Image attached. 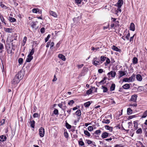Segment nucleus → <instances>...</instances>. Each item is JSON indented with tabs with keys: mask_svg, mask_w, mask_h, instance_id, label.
Masks as SVG:
<instances>
[{
	"mask_svg": "<svg viewBox=\"0 0 147 147\" xmlns=\"http://www.w3.org/2000/svg\"><path fill=\"white\" fill-rule=\"evenodd\" d=\"M142 131L141 128L138 129L136 131V133L137 134H141L142 133Z\"/></svg>",
	"mask_w": 147,
	"mask_h": 147,
	"instance_id": "obj_40",
	"label": "nucleus"
},
{
	"mask_svg": "<svg viewBox=\"0 0 147 147\" xmlns=\"http://www.w3.org/2000/svg\"><path fill=\"white\" fill-rule=\"evenodd\" d=\"M84 64H82L80 65H77V66L78 69H80L83 67Z\"/></svg>",
	"mask_w": 147,
	"mask_h": 147,
	"instance_id": "obj_56",
	"label": "nucleus"
},
{
	"mask_svg": "<svg viewBox=\"0 0 147 147\" xmlns=\"http://www.w3.org/2000/svg\"><path fill=\"white\" fill-rule=\"evenodd\" d=\"M105 128L111 131H112L113 130V127H110L109 125H105Z\"/></svg>",
	"mask_w": 147,
	"mask_h": 147,
	"instance_id": "obj_20",
	"label": "nucleus"
},
{
	"mask_svg": "<svg viewBox=\"0 0 147 147\" xmlns=\"http://www.w3.org/2000/svg\"><path fill=\"white\" fill-rule=\"evenodd\" d=\"M119 78H120L123 76L126 75V73L125 72L123 71H119Z\"/></svg>",
	"mask_w": 147,
	"mask_h": 147,
	"instance_id": "obj_10",
	"label": "nucleus"
},
{
	"mask_svg": "<svg viewBox=\"0 0 147 147\" xmlns=\"http://www.w3.org/2000/svg\"><path fill=\"white\" fill-rule=\"evenodd\" d=\"M98 58L97 57L94 58L93 60V64L96 66L97 65H100L101 64V62L100 61L98 60Z\"/></svg>",
	"mask_w": 147,
	"mask_h": 147,
	"instance_id": "obj_2",
	"label": "nucleus"
},
{
	"mask_svg": "<svg viewBox=\"0 0 147 147\" xmlns=\"http://www.w3.org/2000/svg\"><path fill=\"white\" fill-rule=\"evenodd\" d=\"M147 116V110L145 111L142 114V118H145Z\"/></svg>",
	"mask_w": 147,
	"mask_h": 147,
	"instance_id": "obj_31",
	"label": "nucleus"
},
{
	"mask_svg": "<svg viewBox=\"0 0 147 147\" xmlns=\"http://www.w3.org/2000/svg\"><path fill=\"white\" fill-rule=\"evenodd\" d=\"M103 71V70L102 69H100L98 70V72L100 74L102 73Z\"/></svg>",
	"mask_w": 147,
	"mask_h": 147,
	"instance_id": "obj_63",
	"label": "nucleus"
},
{
	"mask_svg": "<svg viewBox=\"0 0 147 147\" xmlns=\"http://www.w3.org/2000/svg\"><path fill=\"white\" fill-rule=\"evenodd\" d=\"M115 147H123V146L121 144H117L115 145Z\"/></svg>",
	"mask_w": 147,
	"mask_h": 147,
	"instance_id": "obj_64",
	"label": "nucleus"
},
{
	"mask_svg": "<svg viewBox=\"0 0 147 147\" xmlns=\"http://www.w3.org/2000/svg\"><path fill=\"white\" fill-rule=\"evenodd\" d=\"M34 48H32L28 55H30V56H32V55H33L34 52Z\"/></svg>",
	"mask_w": 147,
	"mask_h": 147,
	"instance_id": "obj_36",
	"label": "nucleus"
},
{
	"mask_svg": "<svg viewBox=\"0 0 147 147\" xmlns=\"http://www.w3.org/2000/svg\"><path fill=\"white\" fill-rule=\"evenodd\" d=\"M84 133L85 135L88 137H89L90 136V133L87 130H84Z\"/></svg>",
	"mask_w": 147,
	"mask_h": 147,
	"instance_id": "obj_25",
	"label": "nucleus"
},
{
	"mask_svg": "<svg viewBox=\"0 0 147 147\" xmlns=\"http://www.w3.org/2000/svg\"><path fill=\"white\" fill-rule=\"evenodd\" d=\"M130 35V33H128L127 35L125 36V38L127 40H129V37Z\"/></svg>",
	"mask_w": 147,
	"mask_h": 147,
	"instance_id": "obj_59",
	"label": "nucleus"
},
{
	"mask_svg": "<svg viewBox=\"0 0 147 147\" xmlns=\"http://www.w3.org/2000/svg\"><path fill=\"white\" fill-rule=\"evenodd\" d=\"M50 36L49 35V34L48 35V36H47V37L45 38V42H47L48 40L49 39V38H50Z\"/></svg>",
	"mask_w": 147,
	"mask_h": 147,
	"instance_id": "obj_55",
	"label": "nucleus"
},
{
	"mask_svg": "<svg viewBox=\"0 0 147 147\" xmlns=\"http://www.w3.org/2000/svg\"><path fill=\"white\" fill-rule=\"evenodd\" d=\"M134 123V127H135V129H137L138 127V123L137 122H135V121Z\"/></svg>",
	"mask_w": 147,
	"mask_h": 147,
	"instance_id": "obj_50",
	"label": "nucleus"
},
{
	"mask_svg": "<svg viewBox=\"0 0 147 147\" xmlns=\"http://www.w3.org/2000/svg\"><path fill=\"white\" fill-rule=\"evenodd\" d=\"M138 59L137 58L134 57L133 59V62L134 64H136L138 63Z\"/></svg>",
	"mask_w": 147,
	"mask_h": 147,
	"instance_id": "obj_28",
	"label": "nucleus"
},
{
	"mask_svg": "<svg viewBox=\"0 0 147 147\" xmlns=\"http://www.w3.org/2000/svg\"><path fill=\"white\" fill-rule=\"evenodd\" d=\"M100 61L101 62V64L106 59H107V57H105L104 56H101L100 57Z\"/></svg>",
	"mask_w": 147,
	"mask_h": 147,
	"instance_id": "obj_21",
	"label": "nucleus"
},
{
	"mask_svg": "<svg viewBox=\"0 0 147 147\" xmlns=\"http://www.w3.org/2000/svg\"><path fill=\"white\" fill-rule=\"evenodd\" d=\"M134 38V35L133 36H132L130 38V40H129V41L130 42H132Z\"/></svg>",
	"mask_w": 147,
	"mask_h": 147,
	"instance_id": "obj_62",
	"label": "nucleus"
},
{
	"mask_svg": "<svg viewBox=\"0 0 147 147\" xmlns=\"http://www.w3.org/2000/svg\"><path fill=\"white\" fill-rule=\"evenodd\" d=\"M95 87H91V88L89 89V90H88L86 92V94L87 95H89L91 94L92 92V91L94 90V89H95Z\"/></svg>",
	"mask_w": 147,
	"mask_h": 147,
	"instance_id": "obj_7",
	"label": "nucleus"
},
{
	"mask_svg": "<svg viewBox=\"0 0 147 147\" xmlns=\"http://www.w3.org/2000/svg\"><path fill=\"white\" fill-rule=\"evenodd\" d=\"M107 79V78L106 77H105L103 78V79L101 81L99 82V83L100 84H103L105 83L106 82L105 81Z\"/></svg>",
	"mask_w": 147,
	"mask_h": 147,
	"instance_id": "obj_27",
	"label": "nucleus"
},
{
	"mask_svg": "<svg viewBox=\"0 0 147 147\" xmlns=\"http://www.w3.org/2000/svg\"><path fill=\"white\" fill-rule=\"evenodd\" d=\"M119 22L118 21H115V23H112L111 25V28H115L119 25Z\"/></svg>",
	"mask_w": 147,
	"mask_h": 147,
	"instance_id": "obj_5",
	"label": "nucleus"
},
{
	"mask_svg": "<svg viewBox=\"0 0 147 147\" xmlns=\"http://www.w3.org/2000/svg\"><path fill=\"white\" fill-rule=\"evenodd\" d=\"M106 62L105 63V65H107L110 62V59L107 57V59L105 60Z\"/></svg>",
	"mask_w": 147,
	"mask_h": 147,
	"instance_id": "obj_38",
	"label": "nucleus"
},
{
	"mask_svg": "<svg viewBox=\"0 0 147 147\" xmlns=\"http://www.w3.org/2000/svg\"><path fill=\"white\" fill-rule=\"evenodd\" d=\"M1 7L4 9H7V7L5 6L4 4H3L2 3H1L0 4Z\"/></svg>",
	"mask_w": 147,
	"mask_h": 147,
	"instance_id": "obj_41",
	"label": "nucleus"
},
{
	"mask_svg": "<svg viewBox=\"0 0 147 147\" xmlns=\"http://www.w3.org/2000/svg\"><path fill=\"white\" fill-rule=\"evenodd\" d=\"M31 26L32 28H34L35 27V26L36 25V24L35 22H32L31 23Z\"/></svg>",
	"mask_w": 147,
	"mask_h": 147,
	"instance_id": "obj_39",
	"label": "nucleus"
},
{
	"mask_svg": "<svg viewBox=\"0 0 147 147\" xmlns=\"http://www.w3.org/2000/svg\"><path fill=\"white\" fill-rule=\"evenodd\" d=\"M74 103V101L73 100H71L68 102V104L69 105H72Z\"/></svg>",
	"mask_w": 147,
	"mask_h": 147,
	"instance_id": "obj_43",
	"label": "nucleus"
},
{
	"mask_svg": "<svg viewBox=\"0 0 147 147\" xmlns=\"http://www.w3.org/2000/svg\"><path fill=\"white\" fill-rule=\"evenodd\" d=\"M27 38L26 36H25L24 37L23 40V42L22 43L23 46H24L25 45L27 40Z\"/></svg>",
	"mask_w": 147,
	"mask_h": 147,
	"instance_id": "obj_34",
	"label": "nucleus"
},
{
	"mask_svg": "<svg viewBox=\"0 0 147 147\" xmlns=\"http://www.w3.org/2000/svg\"><path fill=\"white\" fill-rule=\"evenodd\" d=\"M131 78V82L134 81L135 78V76L134 75H132L131 77H130Z\"/></svg>",
	"mask_w": 147,
	"mask_h": 147,
	"instance_id": "obj_49",
	"label": "nucleus"
},
{
	"mask_svg": "<svg viewBox=\"0 0 147 147\" xmlns=\"http://www.w3.org/2000/svg\"><path fill=\"white\" fill-rule=\"evenodd\" d=\"M45 131L44 129L42 127H41L39 130V133L40 136L42 137L44 136Z\"/></svg>",
	"mask_w": 147,
	"mask_h": 147,
	"instance_id": "obj_3",
	"label": "nucleus"
},
{
	"mask_svg": "<svg viewBox=\"0 0 147 147\" xmlns=\"http://www.w3.org/2000/svg\"><path fill=\"white\" fill-rule=\"evenodd\" d=\"M109 134L106 132H103L101 135V137L103 138H107L109 136Z\"/></svg>",
	"mask_w": 147,
	"mask_h": 147,
	"instance_id": "obj_6",
	"label": "nucleus"
},
{
	"mask_svg": "<svg viewBox=\"0 0 147 147\" xmlns=\"http://www.w3.org/2000/svg\"><path fill=\"white\" fill-rule=\"evenodd\" d=\"M64 135L65 137L66 138H67L68 137V134L67 133V132H64Z\"/></svg>",
	"mask_w": 147,
	"mask_h": 147,
	"instance_id": "obj_57",
	"label": "nucleus"
},
{
	"mask_svg": "<svg viewBox=\"0 0 147 147\" xmlns=\"http://www.w3.org/2000/svg\"><path fill=\"white\" fill-rule=\"evenodd\" d=\"M5 122V120L3 119L1 121H0V126L4 124Z\"/></svg>",
	"mask_w": 147,
	"mask_h": 147,
	"instance_id": "obj_45",
	"label": "nucleus"
},
{
	"mask_svg": "<svg viewBox=\"0 0 147 147\" xmlns=\"http://www.w3.org/2000/svg\"><path fill=\"white\" fill-rule=\"evenodd\" d=\"M12 29L10 28H5V31L7 32L11 33L12 32Z\"/></svg>",
	"mask_w": 147,
	"mask_h": 147,
	"instance_id": "obj_29",
	"label": "nucleus"
},
{
	"mask_svg": "<svg viewBox=\"0 0 147 147\" xmlns=\"http://www.w3.org/2000/svg\"><path fill=\"white\" fill-rule=\"evenodd\" d=\"M72 109L70 108V109L68 110L67 111L68 113V116H69L71 113V110Z\"/></svg>",
	"mask_w": 147,
	"mask_h": 147,
	"instance_id": "obj_58",
	"label": "nucleus"
},
{
	"mask_svg": "<svg viewBox=\"0 0 147 147\" xmlns=\"http://www.w3.org/2000/svg\"><path fill=\"white\" fill-rule=\"evenodd\" d=\"M137 97V95L136 94L132 95L130 99V101H133L134 102H136Z\"/></svg>",
	"mask_w": 147,
	"mask_h": 147,
	"instance_id": "obj_4",
	"label": "nucleus"
},
{
	"mask_svg": "<svg viewBox=\"0 0 147 147\" xmlns=\"http://www.w3.org/2000/svg\"><path fill=\"white\" fill-rule=\"evenodd\" d=\"M0 18L2 22H3L5 24H6V23L5 22V19L3 16L1 15H0Z\"/></svg>",
	"mask_w": 147,
	"mask_h": 147,
	"instance_id": "obj_35",
	"label": "nucleus"
},
{
	"mask_svg": "<svg viewBox=\"0 0 147 147\" xmlns=\"http://www.w3.org/2000/svg\"><path fill=\"white\" fill-rule=\"evenodd\" d=\"M123 3V1L122 0H119L117 3V7H121Z\"/></svg>",
	"mask_w": 147,
	"mask_h": 147,
	"instance_id": "obj_8",
	"label": "nucleus"
},
{
	"mask_svg": "<svg viewBox=\"0 0 147 147\" xmlns=\"http://www.w3.org/2000/svg\"><path fill=\"white\" fill-rule=\"evenodd\" d=\"M32 11L33 13H36L38 11V9L34 8L32 9Z\"/></svg>",
	"mask_w": 147,
	"mask_h": 147,
	"instance_id": "obj_42",
	"label": "nucleus"
},
{
	"mask_svg": "<svg viewBox=\"0 0 147 147\" xmlns=\"http://www.w3.org/2000/svg\"><path fill=\"white\" fill-rule=\"evenodd\" d=\"M58 57L63 61L66 60V59L65 56L62 54H59L58 55Z\"/></svg>",
	"mask_w": 147,
	"mask_h": 147,
	"instance_id": "obj_12",
	"label": "nucleus"
},
{
	"mask_svg": "<svg viewBox=\"0 0 147 147\" xmlns=\"http://www.w3.org/2000/svg\"><path fill=\"white\" fill-rule=\"evenodd\" d=\"M116 74V73L115 71H111L110 72L108 73V75H111V77H114Z\"/></svg>",
	"mask_w": 147,
	"mask_h": 147,
	"instance_id": "obj_13",
	"label": "nucleus"
},
{
	"mask_svg": "<svg viewBox=\"0 0 147 147\" xmlns=\"http://www.w3.org/2000/svg\"><path fill=\"white\" fill-rule=\"evenodd\" d=\"M87 143L88 144H90L92 143V141L89 140H86Z\"/></svg>",
	"mask_w": 147,
	"mask_h": 147,
	"instance_id": "obj_60",
	"label": "nucleus"
},
{
	"mask_svg": "<svg viewBox=\"0 0 147 147\" xmlns=\"http://www.w3.org/2000/svg\"><path fill=\"white\" fill-rule=\"evenodd\" d=\"M55 115H57L58 114V110L57 109H55L53 111Z\"/></svg>",
	"mask_w": 147,
	"mask_h": 147,
	"instance_id": "obj_51",
	"label": "nucleus"
},
{
	"mask_svg": "<svg viewBox=\"0 0 147 147\" xmlns=\"http://www.w3.org/2000/svg\"><path fill=\"white\" fill-rule=\"evenodd\" d=\"M49 13L51 15L55 17H57V15L56 13L54 11H51L49 12Z\"/></svg>",
	"mask_w": 147,
	"mask_h": 147,
	"instance_id": "obj_18",
	"label": "nucleus"
},
{
	"mask_svg": "<svg viewBox=\"0 0 147 147\" xmlns=\"http://www.w3.org/2000/svg\"><path fill=\"white\" fill-rule=\"evenodd\" d=\"M30 126L32 128H34L35 126V122L34 120H32L30 121Z\"/></svg>",
	"mask_w": 147,
	"mask_h": 147,
	"instance_id": "obj_23",
	"label": "nucleus"
},
{
	"mask_svg": "<svg viewBox=\"0 0 147 147\" xmlns=\"http://www.w3.org/2000/svg\"><path fill=\"white\" fill-rule=\"evenodd\" d=\"M78 142L79 145L81 146H83L84 144V142L82 141H79Z\"/></svg>",
	"mask_w": 147,
	"mask_h": 147,
	"instance_id": "obj_46",
	"label": "nucleus"
},
{
	"mask_svg": "<svg viewBox=\"0 0 147 147\" xmlns=\"http://www.w3.org/2000/svg\"><path fill=\"white\" fill-rule=\"evenodd\" d=\"M102 122L103 123L108 124L110 123V120L109 119H104L102 121Z\"/></svg>",
	"mask_w": 147,
	"mask_h": 147,
	"instance_id": "obj_22",
	"label": "nucleus"
},
{
	"mask_svg": "<svg viewBox=\"0 0 147 147\" xmlns=\"http://www.w3.org/2000/svg\"><path fill=\"white\" fill-rule=\"evenodd\" d=\"M130 30L132 31H134L135 30V26L133 23H131L130 26Z\"/></svg>",
	"mask_w": 147,
	"mask_h": 147,
	"instance_id": "obj_11",
	"label": "nucleus"
},
{
	"mask_svg": "<svg viewBox=\"0 0 147 147\" xmlns=\"http://www.w3.org/2000/svg\"><path fill=\"white\" fill-rule=\"evenodd\" d=\"M130 79L131 78H130V77L129 78H124L123 79V82H131Z\"/></svg>",
	"mask_w": 147,
	"mask_h": 147,
	"instance_id": "obj_19",
	"label": "nucleus"
},
{
	"mask_svg": "<svg viewBox=\"0 0 147 147\" xmlns=\"http://www.w3.org/2000/svg\"><path fill=\"white\" fill-rule=\"evenodd\" d=\"M88 129L90 131H91L93 130V129L92 126H89L88 127Z\"/></svg>",
	"mask_w": 147,
	"mask_h": 147,
	"instance_id": "obj_48",
	"label": "nucleus"
},
{
	"mask_svg": "<svg viewBox=\"0 0 147 147\" xmlns=\"http://www.w3.org/2000/svg\"><path fill=\"white\" fill-rule=\"evenodd\" d=\"M27 57H28L26 60V62H30L33 59V57L32 56L28 55Z\"/></svg>",
	"mask_w": 147,
	"mask_h": 147,
	"instance_id": "obj_9",
	"label": "nucleus"
},
{
	"mask_svg": "<svg viewBox=\"0 0 147 147\" xmlns=\"http://www.w3.org/2000/svg\"><path fill=\"white\" fill-rule=\"evenodd\" d=\"M75 2L77 4H80L81 2V0H75Z\"/></svg>",
	"mask_w": 147,
	"mask_h": 147,
	"instance_id": "obj_54",
	"label": "nucleus"
},
{
	"mask_svg": "<svg viewBox=\"0 0 147 147\" xmlns=\"http://www.w3.org/2000/svg\"><path fill=\"white\" fill-rule=\"evenodd\" d=\"M38 114L37 113H35L33 114V117L34 118L38 117Z\"/></svg>",
	"mask_w": 147,
	"mask_h": 147,
	"instance_id": "obj_61",
	"label": "nucleus"
},
{
	"mask_svg": "<svg viewBox=\"0 0 147 147\" xmlns=\"http://www.w3.org/2000/svg\"><path fill=\"white\" fill-rule=\"evenodd\" d=\"M112 49L117 52H120L121 51V50L119 48H118L117 47L115 46V45H113V46L112 47Z\"/></svg>",
	"mask_w": 147,
	"mask_h": 147,
	"instance_id": "obj_14",
	"label": "nucleus"
},
{
	"mask_svg": "<svg viewBox=\"0 0 147 147\" xmlns=\"http://www.w3.org/2000/svg\"><path fill=\"white\" fill-rule=\"evenodd\" d=\"M101 132V131L100 130H97L95 131V134H98Z\"/></svg>",
	"mask_w": 147,
	"mask_h": 147,
	"instance_id": "obj_52",
	"label": "nucleus"
},
{
	"mask_svg": "<svg viewBox=\"0 0 147 147\" xmlns=\"http://www.w3.org/2000/svg\"><path fill=\"white\" fill-rule=\"evenodd\" d=\"M65 125L66 128L68 129H70L71 128V126L67 123H66Z\"/></svg>",
	"mask_w": 147,
	"mask_h": 147,
	"instance_id": "obj_44",
	"label": "nucleus"
},
{
	"mask_svg": "<svg viewBox=\"0 0 147 147\" xmlns=\"http://www.w3.org/2000/svg\"><path fill=\"white\" fill-rule=\"evenodd\" d=\"M9 20L11 22H14L16 21V19L12 17H9Z\"/></svg>",
	"mask_w": 147,
	"mask_h": 147,
	"instance_id": "obj_30",
	"label": "nucleus"
},
{
	"mask_svg": "<svg viewBox=\"0 0 147 147\" xmlns=\"http://www.w3.org/2000/svg\"><path fill=\"white\" fill-rule=\"evenodd\" d=\"M130 87L129 84H126L122 86V87L125 89H129Z\"/></svg>",
	"mask_w": 147,
	"mask_h": 147,
	"instance_id": "obj_15",
	"label": "nucleus"
},
{
	"mask_svg": "<svg viewBox=\"0 0 147 147\" xmlns=\"http://www.w3.org/2000/svg\"><path fill=\"white\" fill-rule=\"evenodd\" d=\"M115 84L114 83L112 84L110 88V90L111 91L114 90L115 89Z\"/></svg>",
	"mask_w": 147,
	"mask_h": 147,
	"instance_id": "obj_32",
	"label": "nucleus"
},
{
	"mask_svg": "<svg viewBox=\"0 0 147 147\" xmlns=\"http://www.w3.org/2000/svg\"><path fill=\"white\" fill-rule=\"evenodd\" d=\"M136 78L137 80L139 81H141L142 80V77L140 74H138L137 75Z\"/></svg>",
	"mask_w": 147,
	"mask_h": 147,
	"instance_id": "obj_16",
	"label": "nucleus"
},
{
	"mask_svg": "<svg viewBox=\"0 0 147 147\" xmlns=\"http://www.w3.org/2000/svg\"><path fill=\"white\" fill-rule=\"evenodd\" d=\"M91 104L90 101H88L84 104V105L85 107H89Z\"/></svg>",
	"mask_w": 147,
	"mask_h": 147,
	"instance_id": "obj_26",
	"label": "nucleus"
},
{
	"mask_svg": "<svg viewBox=\"0 0 147 147\" xmlns=\"http://www.w3.org/2000/svg\"><path fill=\"white\" fill-rule=\"evenodd\" d=\"M132 110L130 108H128L127 109V114L128 115H130L132 113Z\"/></svg>",
	"mask_w": 147,
	"mask_h": 147,
	"instance_id": "obj_37",
	"label": "nucleus"
},
{
	"mask_svg": "<svg viewBox=\"0 0 147 147\" xmlns=\"http://www.w3.org/2000/svg\"><path fill=\"white\" fill-rule=\"evenodd\" d=\"M23 73L21 71L18 72L12 80L11 82L12 84L14 85L18 84L20 80L23 78Z\"/></svg>",
	"mask_w": 147,
	"mask_h": 147,
	"instance_id": "obj_1",
	"label": "nucleus"
},
{
	"mask_svg": "<svg viewBox=\"0 0 147 147\" xmlns=\"http://www.w3.org/2000/svg\"><path fill=\"white\" fill-rule=\"evenodd\" d=\"M101 88L103 89V92H106L108 91V89L107 88L104 86H102Z\"/></svg>",
	"mask_w": 147,
	"mask_h": 147,
	"instance_id": "obj_24",
	"label": "nucleus"
},
{
	"mask_svg": "<svg viewBox=\"0 0 147 147\" xmlns=\"http://www.w3.org/2000/svg\"><path fill=\"white\" fill-rule=\"evenodd\" d=\"M6 137L5 136H0V141L3 142L6 140Z\"/></svg>",
	"mask_w": 147,
	"mask_h": 147,
	"instance_id": "obj_17",
	"label": "nucleus"
},
{
	"mask_svg": "<svg viewBox=\"0 0 147 147\" xmlns=\"http://www.w3.org/2000/svg\"><path fill=\"white\" fill-rule=\"evenodd\" d=\"M76 114L78 116H80L81 115V111L80 110H78L76 112Z\"/></svg>",
	"mask_w": 147,
	"mask_h": 147,
	"instance_id": "obj_33",
	"label": "nucleus"
},
{
	"mask_svg": "<svg viewBox=\"0 0 147 147\" xmlns=\"http://www.w3.org/2000/svg\"><path fill=\"white\" fill-rule=\"evenodd\" d=\"M134 102L135 103H134V104H130L129 105V106H133V107H136L137 105V104L136 103V102Z\"/></svg>",
	"mask_w": 147,
	"mask_h": 147,
	"instance_id": "obj_53",
	"label": "nucleus"
},
{
	"mask_svg": "<svg viewBox=\"0 0 147 147\" xmlns=\"http://www.w3.org/2000/svg\"><path fill=\"white\" fill-rule=\"evenodd\" d=\"M23 59L22 58H20L18 59V62L20 64H21L22 63Z\"/></svg>",
	"mask_w": 147,
	"mask_h": 147,
	"instance_id": "obj_47",
	"label": "nucleus"
}]
</instances>
